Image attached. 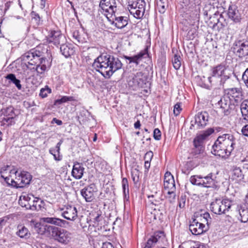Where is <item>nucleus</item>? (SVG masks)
<instances>
[{
  "mask_svg": "<svg viewBox=\"0 0 248 248\" xmlns=\"http://www.w3.org/2000/svg\"><path fill=\"white\" fill-rule=\"evenodd\" d=\"M122 65L118 58L105 54L95 59L93 67L105 78H109L115 72L122 68Z\"/></svg>",
  "mask_w": 248,
  "mask_h": 248,
  "instance_id": "obj_1",
  "label": "nucleus"
},
{
  "mask_svg": "<svg viewBox=\"0 0 248 248\" xmlns=\"http://www.w3.org/2000/svg\"><path fill=\"white\" fill-rule=\"evenodd\" d=\"M236 139L230 133L219 136L212 146V153L215 155L229 156L234 149Z\"/></svg>",
  "mask_w": 248,
  "mask_h": 248,
  "instance_id": "obj_2",
  "label": "nucleus"
},
{
  "mask_svg": "<svg viewBox=\"0 0 248 248\" xmlns=\"http://www.w3.org/2000/svg\"><path fill=\"white\" fill-rule=\"evenodd\" d=\"M211 71V76L207 78L211 86L222 87L231 76V72L227 70L224 65L221 64L213 67Z\"/></svg>",
  "mask_w": 248,
  "mask_h": 248,
  "instance_id": "obj_3",
  "label": "nucleus"
},
{
  "mask_svg": "<svg viewBox=\"0 0 248 248\" xmlns=\"http://www.w3.org/2000/svg\"><path fill=\"white\" fill-rule=\"evenodd\" d=\"M46 230L55 241L64 245L68 244L72 238V234L68 231L53 226H48Z\"/></svg>",
  "mask_w": 248,
  "mask_h": 248,
  "instance_id": "obj_4",
  "label": "nucleus"
},
{
  "mask_svg": "<svg viewBox=\"0 0 248 248\" xmlns=\"http://www.w3.org/2000/svg\"><path fill=\"white\" fill-rule=\"evenodd\" d=\"M232 205V201L228 199L221 200L216 199L210 204V209L214 214L217 215L225 214L228 211Z\"/></svg>",
  "mask_w": 248,
  "mask_h": 248,
  "instance_id": "obj_5",
  "label": "nucleus"
},
{
  "mask_svg": "<svg viewBox=\"0 0 248 248\" xmlns=\"http://www.w3.org/2000/svg\"><path fill=\"white\" fill-rule=\"evenodd\" d=\"M232 49L237 57L248 61V41L243 40L235 41Z\"/></svg>",
  "mask_w": 248,
  "mask_h": 248,
  "instance_id": "obj_6",
  "label": "nucleus"
},
{
  "mask_svg": "<svg viewBox=\"0 0 248 248\" xmlns=\"http://www.w3.org/2000/svg\"><path fill=\"white\" fill-rule=\"evenodd\" d=\"M145 2L144 0H136L131 3L129 2L128 9L131 15L137 19L141 18L145 12Z\"/></svg>",
  "mask_w": 248,
  "mask_h": 248,
  "instance_id": "obj_7",
  "label": "nucleus"
},
{
  "mask_svg": "<svg viewBox=\"0 0 248 248\" xmlns=\"http://www.w3.org/2000/svg\"><path fill=\"white\" fill-rule=\"evenodd\" d=\"M228 97L231 101H233L236 105L242 102L244 95L242 89L241 87L228 88L225 90Z\"/></svg>",
  "mask_w": 248,
  "mask_h": 248,
  "instance_id": "obj_8",
  "label": "nucleus"
},
{
  "mask_svg": "<svg viewBox=\"0 0 248 248\" xmlns=\"http://www.w3.org/2000/svg\"><path fill=\"white\" fill-rule=\"evenodd\" d=\"M128 83L130 86L133 88V90L143 87L146 84L143 73L142 72H138L136 74H133L129 77Z\"/></svg>",
  "mask_w": 248,
  "mask_h": 248,
  "instance_id": "obj_9",
  "label": "nucleus"
},
{
  "mask_svg": "<svg viewBox=\"0 0 248 248\" xmlns=\"http://www.w3.org/2000/svg\"><path fill=\"white\" fill-rule=\"evenodd\" d=\"M97 191L94 184L85 186L80 190V194L87 202H91L95 199V195Z\"/></svg>",
  "mask_w": 248,
  "mask_h": 248,
  "instance_id": "obj_10",
  "label": "nucleus"
},
{
  "mask_svg": "<svg viewBox=\"0 0 248 248\" xmlns=\"http://www.w3.org/2000/svg\"><path fill=\"white\" fill-rule=\"evenodd\" d=\"M99 7L104 14H108L113 15L117 11L116 0H101L99 3Z\"/></svg>",
  "mask_w": 248,
  "mask_h": 248,
  "instance_id": "obj_11",
  "label": "nucleus"
},
{
  "mask_svg": "<svg viewBox=\"0 0 248 248\" xmlns=\"http://www.w3.org/2000/svg\"><path fill=\"white\" fill-rule=\"evenodd\" d=\"M64 39V37L60 31H51L46 37V42L48 44L53 43L54 45L57 46L63 43Z\"/></svg>",
  "mask_w": 248,
  "mask_h": 248,
  "instance_id": "obj_12",
  "label": "nucleus"
},
{
  "mask_svg": "<svg viewBox=\"0 0 248 248\" xmlns=\"http://www.w3.org/2000/svg\"><path fill=\"white\" fill-rule=\"evenodd\" d=\"M194 124L197 125V128H203L209 122L210 116L206 111L199 112L195 116Z\"/></svg>",
  "mask_w": 248,
  "mask_h": 248,
  "instance_id": "obj_13",
  "label": "nucleus"
},
{
  "mask_svg": "<svg viewBox=\"0 0 248 248\" xmlns=\"http://www.w3.org/2000/svg\"><path fill=\"white\" fill-rule=\"evenodd\" d=\"M62 212L61 215L64 218L69 220H75L78 217L77 208L72 205H68L61 209Z\"/></svg>",
  "mask_w": 248,
  "mask_h": 248,
  "instance_id": "obj_14",
  "label": "nucleus"
},
{
  "mask_svg": "<svg viewBox=\"0 0 248 248\" xmlns=\"http://www.w3.org/2000/svg\"><path fill=\"white\" fill-rule=\"evenodd\" d=\"M231 100L228 96H222L218 101L217 105L222 109L225 115H229L231 112Z\"/></svg>",
  "mask_w": 248,
  "mask_h": 248,
  "instance_id": "obj_15",
  "label": "nucleus"
},
{
  "mask_svg": "<svg viewBox=\"0 0 248 248\" xmlns=\"http://www.w3.org/2000/svg\"><path fill=\"white\" fill-rule=\"evenodd\" d=\"M205 225L203 223L199 222L197 219H194L189 226V229L194 235H199L205 232L204 229Z\"/></svg>",
  "mask_w": 248,
  "mask_h": 248,
  "instance_id": "obj_16",
  "label": "nucleus"
},
{
  "mask_svg": "<svg viewBox=\"0 0 248 248\" xmlns=\"http://www.w3.org/2000/svg\"><path fill=\"white\" fill-rule=\"evenodd\" d=\"M227 15L229 18L234 23L240 22L241 20V14L235 5H231L229 6Z\"/></svg>",
  "mask_w": 248,
  "mask_h": 248,
  "instance_id": "obj_17",
  "label": "nucleus"
},
{
  "mask_svg": "<svg viewBox=\"0 0 248 248\" xmlns=\"http://www.w3.org/2000/svg\"><path fill=\"white\" fill-rule=\"evenodd\" d=\"M217 177L213 173H210L206 176L202 175V186L204 187H216L217 186Z\"/></svg>",
  "mask_w": 248,
  "mask_h": 248,
  "instance_id": "obj_18",
  "label": "nucleus"
},
{
  "mask_svg": "<svg viewBox=\"0 0 248 248\" xmlns=\"http://www.w3.org/2000/svg\"><path fill=\"white\" fill-rule=\"evenodd\" d=\"M194 148L192 150V154L196 157L203 156L205 154L203 142L195 139L193 140Z\"/></svg>",
  "mask_w": 248,
  "mask_h": 248,
  "instance_id": "obj_19",
  "label": "nucleus"
},
{
  "mask_svg": "<svg viewBox=\"0 0 248 248\" xmlns=\"http://www.w3.org/2000/svg\"><path fill=\"white\" fill-rule=\"evenodd\" d=\"M128 23V18L127 16H119L114 15L111 24L114 25L117 28L122 29L126 27Z\"/></svg>",
  "mask_w": 248,
  "mask_h": 248,
  "instance_id": "obj_20",
  "label": "nucleus"
},
{
  "mask_svg": "<svg viewBox=\"0 0 248 248\" xmlns=\"http://www.w3.org/2000/svg\"><path fill=\"white\" fill-rule=\"evenodd\" d=\"M41 219L44 222L50 223L61 227H65L66 225L68 224V222L66 220L56 217H42Z\"/></svg>",
  "mask_w": 248,
  "mask_h": 248,
  "instance_id": "obj_21",
  "label": "nucleus"
},
{
  "mask_svg": "<svg viewBox=\"0 0 248 248\" xmlns=\"http://www.w3.org/2000/svg\"><path fill=\"white\" fill-rule=\"evenodd\" d=\"M164 186L165 190L176 189L175 181L173 175L170 172H167L164 175Z\"/></svg>",
  "mask_w": 248,
  "mask_h": 248,
  "instance_id": "obj_22",
  "label": "nucleus"
},
{
  "mask_svg": "<svg viewBox=\"0 0 248 248\" xmlns=\"http://www.w3.org/2000/svg\"><path fill=\"white\" fill-rule=\"evenodd\" d=\"M84 170L85 169L82 163L76 162L73 167L72 175L75 179H79L82 178Z\"/></svg>",
  "mask_w": 248,
  "mask_h": 248,
  "instance_id": "obj_23",
  "label": "nucleus"
},
{
  "mask_svg": "<svg viewBox=\"0 0 248 248\" xmlns=\"http://www.w3.org/2000/svg\"><path fill=\"white\" fill-rule=\"evenodd\" d=\"M145 55H148L147 48L144 49L143 51H140L136 55L132 57L124 56V58L125 59L129 61V63L133 62L136 65H138Z\"/></svg>",
  "mask_w": 248,
  "mask_h": 248,
  "instance_id": "obj_24",
  "label": "nucleus"
},
{
  "mask_svg": "<svg viewBox=\"0 0 248 248\" xmlns=\"http://www.w3.org/2000/svg\"><path fill=\"white\" fill-rule=\"evenodd\" d=\"M33 199L32 205L29 204L25 205L27 208H30V210L32 211L41 210L45 208V202L43 201H40V199L38 198H33Z\"/></svg>",
  "mask_w": 248,
  "mask_h": 248,
  "instance_id": "obj_25",
  "label": "nucleus"
},
{
  "mask_svg": "<svg viewBox=\"0 0 248 248\" xmlns=\"http://www.w3.org/2000/svg\"><path fill=\"white\" fill-rule=\"evenodd\" d=\"M4 114L5 117L3 118V121L9 124H12L13 123V119L16 116L14 108L12 106L7 107L5 109Z\"/></svg>",
  "mask_w": 248,
  "mask_h": 248,
  "instance_id": "obj_26",
  "label": "nucleus"
},
{
  "mask_svg": "<svg viewBox=\"0 0 248 248\" xmlns=\"http://www.w3.org/2000/svg\"><path fill=\"white\" fill-rule=\"evenodd\" d=\"M16 234L20 238L25 240H27L31 236V233L28 229L22 225H18L17 226Z\"/></svg>",
  "mask_w": 248,
  "mask_h": 248,
  "instance_id": "obj_27",
  "label": "nucleus"
},
{
  "mask_svg": "<svg viewBox=\"0 0 248 248\" xmlns=\"http://www.w3.org/2000/svg\"><path fill=\"white\" fill-rule=\"evenodd\" d=\"M21 176L20 183H21L23 188L30 183L32 176L29 172L25 171H21Z\"/></svg>",
  "mask_w": 248,
  "mask_h": 248,
  "instance_id": "obj_28",
  "label": "nucleus"
},
{
  "mask_svg": "<svg viewBox=\"0 0 248 248\" xmlns=\"http://www.w3.org/2000/svg\"><path fill=\"white\" fill-rule=\"evenodd\" d=\"M60 50L62 54L65 58L70 57L74 52L72 47L66 44H62L61 46Z\"/></svg>",
  "mask_w": 248,
  "mask_h": 248,
  "instance_id": "obj_29",
  "label": "nucleus"
},
{
  "mask_svg": "<svg viewBox=\"0 0 248 248\" xmlns=\"http://www.w3.org/2000/svg\"><path fill=\"white\" fill-rule=\"evenodd\" d=\"M5 78L9 80V83H12L16 87L18 90L22 89V85L20 84V80L16 78V75L14 74H9L6 75Z\"/></svg>",
  "mask_w": 248,
  "mask_h": 248,
  "instance_id": "obj_30",
  "label": "nucleus"
},
{
  "mask_svg": "<svg viewBox=\"0 0 248 248\" xmlns=\"http://www.w3.org/2000/svg\"><path fill=\"white\" fill-rule=\"evenodd\" d=\"M214 132V130L212 128H209L206 130L202 131L200 134L198 135L195 139L203 142L207 137L211 135Z\"/></svg>",
  "mask_w": 248,
  "mask_h": 248,
  "instance_id": "obj_31",
  "label": "nucleus"
},
{
  "mask_svg": "<svg viewBox=\"0 0 248 248\" xmlns=\"http://www.w3.org/2000/svg\"><path fill=\"white\" fill-rule=\"evenodd\" d=\"M46 63H48L47 60L46 59H42L39 64L37 65L36 67H30V69H35L38 74H43L47 68Z\"/></svg>",
  "mask_w": 248,
  "mask_h": 248,
  "instance_id": "obj_32",
  "label": "nucleus"
},
{
  "mask_svg": "<svg viewBox=\"0 0 248 248\" xmlns=\"http://www.w3.org/2000/svg\"><path fill=\"white\" fill-rule=\"evenodd\" d=\"M247 202H248V194L247 195ZM239 214L241 217V220L243 222L248 221V207H244L239 210Z\"/></svg>",
  "mask_w": 248,
  "mask_h": 248,
  "instance_id": "obj_33",
  "label": "nucleus"
},
{
  "mask_svg": "<svg viewBox=\"0 0 248 248\" xmlns=\"http://www.w3.org/2000/svg\"><path fill=\"white\" fill-rule=\"evenodd\" d=\"M40 56V52L35 51L33 58L32 59V62H31V65H34L36 67L37 65L40 64L42 59H46V58L41 57Z\"/></svg>",
  "mask_w": 248,
  "mask_h": 248,
  "instance_id": "obj_34",
  "label": "nucleus"
},
{
  "mask_svg": "<svg viewBox=\"0 0 248 248\" xmlns=\"http://www.w3.org/2000/svg\"><path fill=\"white\" fill-rule=\"evenodd\" d=\"M34 51H30L29 52H27L25 53L24 55H23L22 56V60L27 62L28 64L27 65V66L29 68H30V67L29 66L31 65V62H32V58H33Z\"/></svg>",
  "mask_w": 248,
  "mask_h": 248,
  "instance_id": "obj_35",
  "label": "nucleus"
},
{
  "mask_svg": "<svg viewBox=\"0 0 248 248\" xmlns=\"http://www.w3.org/2000/svg\"><path fill=\"white\" fill-rule=\"evenodd\" d=\"M202 175H193L191 176L190 181L191 183L194 185L202 186Z\"/></svg>",
  "mask_w": 248,
  "mask_h": 248,
  "instance_id": "obj_36",
  "label": "nucleus"
},
{
  "mask_svg": "<svg viewBox=\"0 0 248 248\" xmlns=\"http://www.w3.org/2000/svg\"><path fill=\"white\" fill-rule=\"evenodd\" d=\"M75 99L73 96H63L61 99H57L54 102L55 105H61L62 103L75 101Z\"/></svg>",
  "mask_w": 248,
  "mask_h": 248,
  "instance_id": "obj_37",
  "label": "nucleus"
},
{
  "mask_svg": "<svg viewBox=\"0 0 248 248\" xmlns=\"http://www.w3.org/2000/svg\"><path fill=\"white\" fill-rule=\"evenodd\" d=\"M167 194L166 195V198L170 202H174L176 199V189L174 190L172 189L166 190Z\"/></svg>",
  "mask_w": 248,
  "mask_h": 248,
  "instance_id": "obj_38",
  "label": "nucleus"
},
{
  "mask_svg": "<svg viewBox=\"0 0 248 248\" xmlns=\"http://www.w3.org/2000/svg\"><path fill=\"white\" fill-rule=\"evenodd\" d=\"M124 196L126 197L127 195H129V186L127 178H123L122 181Z\"/></svg>",
  "mask_w": 248,
  "mask_h": 248,
  "instance_id": "obj_39",
  "label": "nucleus"
},
{
  "mask_svg": "<svg viewBox=\"0 0 248 248\" xmlns=\"http://www.w3.org/2000/svg\"><path fill=\"white\" fill-rule=\"evenodd\" d=\"M232 177L233 179L240 180L243 178V174L241 170L239 168H235L233 170Z\"/></svg>",
  "mask_w": 248,
  "mask_h": 248,
  "instance_id": "obj_40",
  "label": "nucleus"
},
{
  "mask_svg": "<svg viewBox=\"0 0 248 248\" xmlns=\"http://www.w3.org/2000/svg\"><path fill=\"white\" fill-rule=\"evenodd\" d=\"M92 217H93L92 218L93 220V222L94 223L93 226H97L99 225V223L102 221L103 219V217L101 216V212L98 211L95 212L94 214H92Z\"/></svg>",
  "mask_w": 248,
  "mask_h": 248,
  "instance_id": "obj_41",
  "label": "nucleus"
},
{
  "mask_svg": "<svg viewBox=\"0 0 248 248\" xmlns=\"http://www.w3.org/2000/svg\"><path fill=\"white\" fill-rule=\"evenodd\" d=\"M181 57L177 54H175L172 59V62L174 68L178 70L180 68L181 65Z\"/></svg>",
  "mask_w": 248,
  "mask_h": 248,
  "instance_id": "obj_42",
  "label": "nucleus"
},
{
  "mask_svg": "<svg viewBox=\"0 0 248 248\" xmlns=\"http://www.w3.org/2000/svg\"><path fill=\"white\" fill-rule=\"evenodd\" d=\"M10 173H15L16 176L15 180H16V184L17 186V188H22V186L21 185V183H20L21 178V172H19L17 170L16 171L15 170H11Z\"/></svg>",
  "mask_w": 248,
  "mask_h": 248,
  "instance_id": "obj_43",
  "label": "nucleus"
},
{
  "mask_svg": "<svg viewBox=\"0 0 248 248\" xmlns=\"http://www.w3.org/2000/svg\"><path fill=\"white\" fill-rule=\"evenodd\" d=\"M167 0H159L157 3V7L158 11L161 14H163L166 11V2Z\"/></svg>",
  "mask_w": 248,
  "mask_h": 248,
  "instance_id": "obj_44",
  "label": "nucleus"
},
{
  "mask_svg": "<svg viewBox=\"0 0 248 248\" xmlns=\"http://www.w3.org/2000/svg\"><path fill=\"white\" fill-rule=\"evenodd\" d=\"M49 152L50 154L53 155L55 160L59 161L62 159V155H60V153H57L56 149H54V148H51L49 150Z\"/></svg>",
  "mask_w": 248,
  "mask_h": 248,
  "instance_id": "obj_45",
  "label": "nucleus"
},
{
  "mask_svg": "<svg viewBox=\"0 0 248 248\" xmlns=\"http://www.w3.org/2000/svg\"><path fill=\"white\" fill-rule=\"evenodd\" d=\"M164 237V233L162 231L156 232L154 233V235L151 237L154 240V242L156 243L159 239Z\"/></svg>",
  "mask_w": 248,
  "mask_h": 248,
  "instance_id": "obj_46",
  "label": "nucleus"
},
{
  "mask_svg": "<svg viewBox=\"0 0 248 248\" xmlns=\"http://www.w3.org/2000/svg\"><path fill=\"white\" fill-rule=\"evenodd\" d=\"M46 88H42L40 90L39 95L42 98H45L47 96L48 93H50L51 92V90L46 86Z\"/></svg>",
  "mask_w": 248,
  "mask_h": 248,
  "instance_id": "obj_47",
  "label": "nucleus"
},
{
  "mask_svg": "<svg viewBox=\"0 0 248 248\" xmlns=\"http://www.w3.org/2000/svg\"><path fill=\"white\" fill-rule=\"evenodd\" d=\"M31 16L32 19L36 21L37 25H39L41 23V17L38 14L34 11H32L31 13Z\"/></svg>",
  "mask_w": 248,
  "mask_h": 248,
  "instance_id": "obj_48",
  "label": "nucleus"
},
{
  "mask_svg": "<svg viewBox=\"0 0 248 248\" xmlns=\"http://www.w3.org/2000/svg\"><path fill=\"white\" fill-rule=\"evenodd\" d=\"M9 166L7 165L6 166H4L3 167H2L1 169V170H0V173L1 174V177L3 178L4 179V181L7 184V185L9 186V185H10V180H11V178L9 177H4V176L2 174V173H3V172L4 171H5L6 170H7V168H9Z\"/></svg>",
  "mask_w": 248,
  "mask_h": 248,
  "instance_id": "obj_49",
  "label": "nucleus"
},
{
  "mask_svg": "<svg viewBox=\"0 0 248 248\" xmlns=\"http://www.w3.org/2000/svg\"><path fill=\"white\" fill-rule=\"evenodd\" d=\"M73 37L78 43H82L83 40L79 35V32L78 31L76 30L73 32Z\"/></svg>",
  "mask_w": 248,
  "mask_h": 248,
  "instance_id": "obj_50",
  "label": "nucleus"
},
{
  "mask_svg": "<svg viewBox=\"0 0 248 248\" xmlns=\"http://www.w3.org/2000/svg\"><path fill=\"white\" fill-rule=\"evenodd\" d=\"M247 109L248 110V99H245L240 104V110L241 112H243Z\"/></svg>",
  "mask_w": 248,
  "mask_h": 248,
  "instance_id": "obj_51",
  "label": "nucleus"
},
{
  "mask_svg": "<svg viewBox=\"0 0 248 248\" xmlns=\"http://www.w3.org/2000/svg\"><path fill=\"white\" fill-rule=\"evenodd\" d=\"M181 110L182 108H181V103H176L174 106V114L176 116L180 114Z\"/></svg>",
  "mask_w": 248,
  "mask_h": 248,
  "instance_id": "obj_52",
  "label": "nucleus"
},
{
  "mask_svg": "<svg viewBox=\"0 0 248 248\" xmlns=\"http://www.w3.org/2000/svg\"><path fill=\"white\" fill-rule=\"evenodd\" d=\"M242 80L246 87L248 88V68L245 70L243 74Z\"/></svg>",
  "mask_w": 248,
  "mask_h": 248,
  "instance_id": "obj_53",
  "label": "nucleus"
},
{
  "mask_svg": "<svg viewBox=\"0 0 248 248\" xmlns=\"http://www.w3.org/2000/svg\"><path fill=\"white\" fill-rule=\"evenodd\" d=\"M186 201V196H181L179 200V206L180 208H184L185 206Z\"/></svg>",
  "mask_w": 248,
  "mask_h": 248,
  "instance_id": "obj_54",
  "label": "nucleus"
},
{
  "mask_svg": "<svg viewBox=\"0 0 248 248\" xmlns=\"http://www.w3.org/2000/svg\"><path fill=\"white\" fill-rule=\"evenodd\" d=\"M161 132L158 128H155L154 131V138L155 140H160L161 139Z\"/></svg>",
  "mask_w": 248,
  "mask_h": 248,
  "instance_id": "obj_55",
  "label": "nucleus"
},
{
  "mask_svg": "<svg viewBox=\"0 0 248 248\" xmlns=\"http://www.w3.org/2000/svg\"><path fill=\"white\" fill-rule=\"evenodd\" d=\"M9 218L7 216H5L0 218V229L3 228L8 222Z\"/></svg>",
  "mask_w": 248,
  "mask_h": 248,
  "instance_id": "obj_56",
  "label": "nucleus"
},
{
  "mask_svg": "<svg viewBox=\"0 0 248 248\" xmlns=\"http://www.w3.org/2000/svg\"><path fill=\"white\" fill-rule=\"evenodd\" d=\"M156 243L154 240L151 237L147 241L145 246L144 248H151L154 244Z\"/></svg>",
  "mask_w": 248,
  "mask_h": 248,
  "instance_id": "obj_57",
  "label": "nucleus"
},
{
  "mask_svg": "<svg viewBox=\"0 0 248 248\" xmlns=\"http://www.w3.org/2000/svg\"><path fill=\"white\" fill-rule=\"evenodd\" d=\"M153 156V153L152 151L147 152L144 155L145 161H151Z\"/></svg>",
  "mask_w": 248,
  "mask_h": 248,
  "instance_id": "obj_58",
  "label": "nucleus"
},
{
  "mask_svg": "<svg viewBox=\"0 0 248 248\" xmlns=\"http://www.w3.org/2000/svg\"><path fill=\"white\" fill-rule=\"evenodd\" d=\"M203 218L206 222V224L208 225L209 221H210L211 219L210 214L208 212H205L203 214Z\"/></svg>",
  "mask_w": 248,
  "mask_h": 248,
  "instance_id": "obj_59",
  "label": "nucleus"
},
{
  "mask_svg": "<svg viewBox=\"0 0 248 248\" xmlns=\"http://www.w3.org/2000/svg\"><path fill=\"white\" fill-rule=\"evenodd\" d=\"M219 5V2L217 0H210L209 5L208 6L211 7L212 6L213 8L215 7L218 8Z\"/></svg>",
  "mask_w": 248,
  "mask_h": 248,
  "instance_id": "obj_60",
  "label": "nucleus"
},
{
  "mask_svg": "<svg viewBox=\"0 0 248 248\" xmlns=\"http://www.w3.org/2000/svg\"><path fill=\"white\" fill-rule=\"evenodd\" d=\"M19 204L22 206V207H25L27 209H30V208H27L25 205L26 204V205L27 204H30V205H32V203L31 202H25V201L23 200H21V197H20V199L19 200Z\"/></svg>",
  "mask_w": 248,
  "mask_h": 248,
  "instance_id": "obj_61",
  "label": "nucleus"
},
{
  "mask_svg": "<svg viewBox=\"0 0 248 248\" xmlns=\"http://www.w3.org/2000/svg\"><path fill=\"white\" fill-rule=\"evenodd\" d=\"M101 248H114L111 243L109 242H105L103 243Z\"/></svg>",
  "mask_w": 248,
  "mask_h": 248,
  "instance_id": "obj_62",
  "label": "nucleus"
},
{
  "mask_svg": "<svg viewBox=\"0 0 248 248\" xmlns=\"http://www.w3.org/2000/svg\"><path fill=\"white\" fill-rule=\"evenodd\" d=\"M243 134L247 137H248V125H246L242 129Z\"/></svg>",
  "mask_w": 248,
  "mask_h": 248,
  "instance_id": "obj_63",
  "label": "nucleus"
},
{
  "mask_svg": "<svg viewBox=\"0 0 248 248\" xmlns=\"http://www.w3.org/2000/svg\"><path fill=\"white\" fill-rule=\"evenodd\" d=\"M242 114V116L243 119L248 122V110H244L243 112H241Z\"/></svg>",
  "mask_w": 248,
  "mask_h": 248,
  "instance_id": "obj_64",
  "label": "nucleus"
}]
</instances>
